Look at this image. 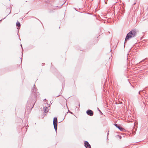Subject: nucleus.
Returning a JSON list of instances; mask_svg holds the SVG:
<instances>
[{
    "instance_id": "0eeeda50",
    "label": "nucleus",
    "mask_w": 148,
    "mask_h": 148,
    "mask_svg": "<svg viewBox=\"0 0 148 148\" xmlns=\"http://www.w3.org/2000/svg\"><path fill=\"white\" fill-rule=\"evenodd\" d=\"M16 26L18 27H20L21 26V24L19 22L17 21L16 23Z\"/></svg>"
},
{
    "instance_id": "9d476101",
    "label": "nucleus",
    "mask_w": 148,
    "mask_h": 148,
    "mask_svg": "<svg viewBox=\"0 0 148 148\" xmlns=\"http://www.w3.org/2000/svg\"><path fill=\"white\" fill-rule=\"evenodd\" d=\"M114 125H115V126H116L117 127H118V126H119L118 125H117V124H114Z\"/></svg>"
},
{
    "instance_id": "6e6552de",
    "label": "nucleus",
    "mask_w": 148,
    "mask_h": 148,
    "mask_svg": "<svg viewBox=\"0 0 148 148\" xmlns=\"http://www.w3.org/2000/svg\"><path fill=\"white\" fill-rule=\"evenodd\" d=\"M117 128H119L120 130L122 131L123 130V128L120 126H118Z\"/></svg>"
},
{
    "instance_id": "f8f14e48",
    "label": "nucleus",
    "mask_w": 148,
    "mask_h": 148,
    "mask_svg": "<svg viewBox=\"0 0 148 148\" xmlns=\"http://www.w3.org/2000/svg\"><path fill=\"white\" fill-rule=\"evenodd\" d=\"M140 91H139V94H140Z\"/></svg>"
},
{
    "instance_id": "1a4fd4ad",
    "label": "nucleus",
    "mask_w": 148,
    "mask_h": 148,
    "mask_svg": "<svg viewBox=\"0 0 148 148\" xmlns=\"http://www.w3.org/2000/svg\"><path fill=\"white\" fill-rule=\"evenodd\" d=\"M146 59H147V58H145V59L143 60H142L139 63H140L141 62H143L145 60H146Z\"/></svg>"
},
{
    "instance_id": "7ed1b4c3",
    "label": "nucleus",
    "mask_w": 148,
    "mask_h": 148,
    "mask_svg": "<svg viewBox=\"0 0 148 148\" xmlns=\"http://www.w3.org/2000/svg\"><path fill=\"white\" fill-rule=\"evenodd\" d=\"M87 114L90 116H92L93 115V111L90 110H88L86 111Z\"/></svg>"
},
{
    "instance_id": "f257e3e1",
    "label": "nucleus",
    "mask_w": 148,
    "mask_h": 148,
    "mask_svg": "<svg viewBox=\"0 0 148 148\" xmlns=\"http://www.w3.org/2000/svg\"><path fill=\"white\" fill-rule=\"evenodd\" d=\"M136 30L134 29L131 31L127 35L125 40V43L130 38L134 37L136 35Z\"/></svg>"
},
{
    "instance_id": "f03ea898",
    "label": "nucleus",
    "mask_w": 148,
    "mask_h": 148,
    "mask_svg": "<svg viewBox=\"0 0 148 148\" xmlns=\"http://www.w3.org/2000/svg\"><path fill=\"white\" fill-rule=\"evenodd\" d=\"M57 123L58 121L57 118L56 117H55L53 118V124L54 129L56 132H57Z\"/></svg>"
},
{
    "instance_id": "423d86ee",
    "label": "nucleus",
    "mask_w": 148,
    "mask_h": 148,
    "mask_svg": "<svg viewBox=\"0 0 148 148\" xmlns=\"http://www.w3.org/2000/svg\"><path fill=\"white\" fill-rule=\"evenodd\" d=\"M44 109L45 110V112H47L48 111L49 109L48 107H44Z\"/></svg>"
},
{
    "instance_id": "ddd939ff",
    "label": "nucleus",
    "mask_w": 148,
    "mask_h": 148,
    "mask_svg": "<svg viewBox=\"0 0 148 148\" xmlns=\"http://www.w3.org/2000/svg\"><path fill=\"white\" fill-rule=\"evenodd\" d=\"M98 110H99V109L98 108Z\"/></svg>"
},
{
    "instance_id": "39448f33",
    "label": "nucleus",
    "mask_w": 148,
    "mask_h": 148,
    "mask_svg": "<svg viewBox=\"0 0 148 148\" xmlns=\"http://www.w3.org/2000/svg\"><path fill=\"white\" fill-rule=\"evenodd\" d=\"M32 92H34V93L36 92V88H35V85H34V86L33 87V89L32 90Z\"/></svg>"
},
{
    "instance_id": "20e7f679",
    "label": "nucleus",
    "mask_w": 148,
    "mask_h": 148,
    "mask_svg": "<svg viewBox=\"0 0 148 148\" xmlns=\"http://www.w3.org/2000/svg\"><path fill=\"white\" fill-rule=\"evenodd\" d=\"M84 145L86 148H91V146L88 142L85 141L84 143Z\"/></svg>"
},
{
    "instance_id": "9b49d317",
    "label": "nucleus",
    "mask_w": 148,
    "mask_h": 148,
    "mask_svg": "<svg viewBox=\"0 0 148 148\" xmlns=\"http://www.w3.org/2000/svg\"><path fill=\"white\" fill-rule=\"evenodd\" d=\"M99 111H100V112L101 113V112L100 111V110H99Z\"/></svg>"
}]
</instances>
